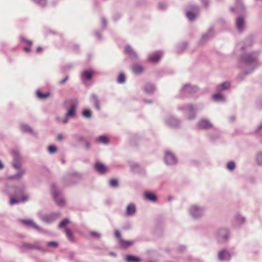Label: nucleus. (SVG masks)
Returning <instances> with one entry per match:
<instances>
[{"label":"nucleus","mask_w":262,"mask_h":262,"mask_svg":"<svg viewBox=\"0 0 262 262\" xmlns=\"http://www.w3.org/2000/svg\"><path fill=\"white\" fill-rule=\"evenodd\" d=\"M164 161L167 165H172L176 164L178 160L172 152L167 150L165 152Z\"/></svg>","instance_id":"f257e3e1"},{"label":"nucleus","mask_w":262,"mask_h":262,"mask_svg":"<svg viewBox=\"0 0 262 262\" xmlns=\"http://www.w3.org/2000/svg\"><path fill=\"white\" fill-rule=\"evenodd\" d=\"M218 255L219 259L224 261H228L231 258V255L229 252L225 250L220 251Z\"/></svg>","instance_id":"f03ea898"},{"label":"nucleus","mask_w":262,"mask_h":262,"mask_svg":"<svg viewBox=\"0 0 262 262\" xmlns=\"http://www.w3.org/2000/svg\"><path fill=\"white\" fill-rule=\"evenodd\" d=\"M189 211L191 215L194 217H196L202 214V210L196 206H191Z\"/></svg>","instance_id":"7ed1b4c3"},{"label":"nucleus","mask_w":262,"mask_h":262,"mask_svg":"<svg viewBox=\"0 0 262 262\" xmlns=\"http://www.w3.org/2000/svg\"><path fill=\"white\" fill-rule=\"evenodd\" d=\"M136 211V206L133 204H129L126 207V214L128 216H131L135 213Z\"/></svg>","instance_id":"20e7f679"},{"label":"nucleus","mask_w":262,"mask_h":262,"mask_svg":"<svg viewBox=\"0 0 262 262\" xmlns=\"http://www.w3.org/2000/svg\"><path fill=\"white\" fill-rule=\"evenodd\" d=\"M200 128L203 129H208L211 128L212 125L208 120L205 119L201 120L198 124Z\"/></svg>","instance_id":"39448f33"},{"label":"nucleus","mask_w":262,"mask_h":262,"mask_svg":"<svg viewBox=\"0 0 262 262\" xmlns=\"http://www.w3.org/2000/svg\"><path fill=\"white\" fill-rule=\"evenodd\" d=\"M76 105L72 104L71 108L68 111L66 116L67 117H74L76 115Z\"/></svg>","instance_id":"423d86ee"},{"label":"nucleus","mask_w":262,"mask_h":262,"mask_svg":"<svg viewBox=\"0 0 262 262\" xmlns=\"http://www.w3.org/2000/svg\"><path fill=\"white\" fill-rule=\"evenodd\" d=\"M20 130L24 133H32V129L30 126L27 124L23 123L19 126Z\"/></svg>","instance_id":"0eeeda50"},{"label":"nucleus","mask_w":262,"mask_h":262,"mask_svg":"<svg viewBox=\"0 0 262 262\" xmlns=\"http://www.w3.org/2000/svg\"><path fill=\"white\" fill-rule=\"evenodd\" d=\"M96 170L100 173H103L105 172L106 170V167L103 164L100 163H97L95 165Z\"/></svg>","instance_id":"6e6552de"},{"label":"nucleus","mask_w":262,"mask_h":262,"mask_svg":"<svg viewBox=\"0 0 262 262\" xmlns=\"http://www.w3.org/2000/svg\"><path fill=\"white\" fill-rule=\"evenodd\" d=\"M144 195L145 199L149 201L155 202L157 200V197L153 193L146 192Z\"/></svg>","instance_id":"1a4fd4ad"},{"label":"nucleus","mask_w":262,"mask_h":262,"mask_svg":"<svg viewBox=\"0 0 262 262\" xmlns=\"http://www.w3.org/2000/svg\"><path fill=\"white\" fill-rule=\"evenodd\" d=\"M96 141L97 142H98L99 143L106 144L108 142L109 139H108V137L104 136V135H102V136H101L98 137L96 139Z\"/></svg>","instance_id":"9d476101"},{"label":"nucleus","mask_w":262,"mask_h":262,"mask_svg":"<svg viewBox=\"0 0 262 262\" xmlns=\"http://www.w3.org/2000/svg\"><path fill=\"white\" fill-rule=\"evenodd\" d=\"M82 116L88 119H90L92 118V112L90 109H84L82 112Z\"/></svg>","instance_id":"9b49d317"},{"label":"nucleus","mask_w":262,"mask_h":262,"mask_svg":"<svg viewBox=\"0 0 262 262\" xmlns=\"http://www.w3.org/2000/svg\"><path fill=\"white\" fill-rule=\"evenodd\" d=\"M236 25L239 30L243 28L244 26V20L242 17L238 18L236 20Z\"/></svg>","instance_id":"f8f14e48"},{"label":"nucleus","mask_w":262,"mask_h":262,"mask_svg":"<svg viewBox=\"0 0 262 262\" xmlns=\"http://www.w3.org/2000/svg\"><path fill=\"white\" fill-rule=\"evenodd\" d=\"M126 260L127 262H140V259L139 257L133 255L126 256Z\"/></svg>","instance_id":"ddd939ff"},{"label":"nucleus","mask_w":262,"mask_h":262,"mask_svg":"<svg viewBox=\"0 0 262 262\" xmlns=\"http://www.w3.org/2000/svg\"><path fill=\"white\" fill-rule=\"evenodd\" d=\"M82 75L84 79H90L92 77V72L90 70L85 71L82 73Z\"/></svg>","instance_id":"4468645a"},{"label":"nucleus","mask_w":262,"mask_h":262,"mask_svg":"<svg viewBox=\"0 0 262 262\" xmlns=\"http://www.w3.org/2000/svg\"><path fill=\"white\" fill-rule=\"evenodd\" d=\"M143 70V69L140 66H135L133 67V72L135 74H139Z\"/></svg>","instance_id":"2eb2a0df"},{"label":"nucleus","mask_w":262,"mask_h":262,"mask_svg":"<svg viewBox=\"0 0 262 262\" xmlns=\"http://www.w3.org/2000/svg\"><path fill=\"white\" fill-rule=\"evenodd\" d=\"M161 58V55L160 54H156L153 56H151L149 58V60L153 62H156L159 60Z\"/></svg>","instance_id":"dca6fc26"},{"label":"nucleus","mask_w":262,"mask_h":262,"mask_svg":"<svg viewBox=\"0 0 262 262\" xmlns=\"http://www.w3.org/2000/svg\"><path fill=\"white\" fill-rule=\"evenodd\" d=\"M28 199V197L27 196H24V198H22L21 200H16V199H13V198H12L10 200V203L11 204H14L15 203H19L20 202H24V201H26Z\"/></svg>","instance_id":"f3484780"},{"label":"nucleus","mask_w":262,"mask_h":262,"mask_svg":"<svg viewBox=\"0 0 262 262\" xmlns=\"http://www.w3.org/2000/svg\"><path fill=\"white\" fill-rule=\"evenodd\" d=\"M65 232L68 238L71 241H74V238L72 232L69 229H66Z\"/></svg>","instance_id":"a211bd4d"},{"label":"nucleus","mask_w":262,"mask_h":262,"mask_svg":"<svg viewBox=\"0 0 262 262\" xmlns=\"http://www.w3.org/2000/svg\"><path fill=\"white\" fill-rule=\"evenodd\" d=\"M256 162L259 165H262V153H259L256 155Z\"/></svg>","instance_id":"6ab92c4d"},{"label":"nucleus","mask_w":262,"mask_h":262,"mask_svg":"<svg viewBox=\"0 0 262 262\" xmlns=\"http://www.w3.org/2000/svg\"><path fill=\"white\" fill-rule=\"evenodd\" d=\"M118 185V180L116 179H112L110 181V185L113 188L117 187Z\"/></svg>","instance_id":"aec40b11"},{"label":"nucleus","mask_w":262,"mask_h":262,"mask_svg":"<svg viewBox=\"0 0 262 262\" xmlns=\"http://www.w3.org/2000/svg\"><path fill=\"white\" fill-rule=\"evenodd\" d=\"M213 99L215 101H221L224 100V97L220 94H217L213 96Z\"/></svg>","instance_id":"412c9836"},{"label":"nucleus","mask_w":262,"mask_h":262,"mask_svg":"<svg viewBox=\"0 0 262 262\" xmlns=\"http://www.w3.org/2000/svg\"><path fill=\"white\" fill-rule=\"evenodd\" d=\"M120 242L121 245L124 247H127L133 244V242L131 241H123L122 239L120 241Z\"/></svg>","instance_id":"4be33fe9"},{"label":"nucleus","mask_w":262,"mask_h":262,"mask_svg":"<svg viewBox=\"0 0 262 262\" xmlns=\"http://www.w3.org/2000/svg\"><path fill=\"white\" fill-rule=\"evenodd\" d=\"M36 94L38 97L41 99H46L49 96V94H42L40 91H37Z\"/></svg>","instance_id":"5701e85b"},{"label":"nucleus","mask_w":262,"mask_h":262,"mask_svg":"<svg viewBox=\"0 0 262 262\" xmlns=\"http://www.w3.org/2000/svg\"><path fill=\"white\" fill-rule=\"evenodd\" d=\"M230 86V83L229 82H225L220 85L219 89L223 90L228 88Z\"/></svg>","instance_id":"b1692460"},{"label":"nucleus","mask_w":262,"mask_h":262,"mask_svg":"<svg viewBox=\"0 0 262 262\" xmlns=\"http://www.w3.org/2000/svg\"><path fill=\"white\" fill-rule=\"evenodd\" d=\"M186 15L190 20H193L196 16V15L191 12H188L186 14Z\"/></svg>","instance_id":"393cba45"},{"label":"nucleus","mask_w":262,"mask_h":262,"mask_svg":"<svg viewBox=\"0 0 262 262\" xmlns=\"http://www.w3.org/2000/svg\"><path fill=\"white\" fill-rule=\"evenodd\" d=\"M57 150V148L55 146L51 145L48 147V151L50 154H53Z\"/></svg>","instance_id":"a878e982"},{"label":"nucleus","mask_w":262,"mask_h":262,"mask_svg":"<svg viewBox=\"0 0 262 262\" xmlns=\"http://www.w3.org/2000/svg\"><path fill=\"white\" fill-rule=\"evenodd\" d=\"M125 80V78L124 74H120L117 81L119 83H123V82H124Z\"/></svg>","instance_id":"bb28decb"},{"label":"nucleus","mask_w":262,"mask_h":262,"mask_svg":"<svg viewBox=\"0 0 262 262\" xmlns=\"http://www.w3.org/2000/svg\"><path fill=\"white\" fill-rule=\"evenodd\" d=\"M25 222L28 225H30L33 227H34V228H36V229H38L39 228L34 223H33L32 221H25Z\"/></svg>","instance_id":"cd10ccee"},{"label":"nucleus","mask_w":262,"mask_h":262,"mask_svg":"<svg viewBox=\"0 0 262 262\" xmlns=\"http://www.w3.org/2000/svg\"><path fill=\"white\" fill-rule=\"evenodd\" d=\"M235 167V163L233 162H229L227 164V167L230 170L233 169Z\"/></svg>","instance_id":"c85d7f7f"},{"label":"nucleus","mask_w":262,"mask_h":262,"mask_svg":"<svg viewBox=\"0 0 262 262\" xmlns=\"http://www.w3.org/2000/svg\"><path fill=\"white\" fill-rule=\"evenodd\" d=\"M69 223V221L67 219L66 220H63L62 222H61L59 225V227L60 228H63L66 225H67L68 223Z\"/></svg>","instance_id":"c756f323"},{"label":"nucleus","mask_w":262,"mask_h":262,"mask_svg":"<svg viewBox=\"0 0 262 262\" xmlns=\"http://www.w3.org/2000/svg\"><path fill=\"white\" fill-rule=\"evenodd\" d=\"M47 246L49 247H57L58 243L56 242H49L47 243Z\"/></svg>","instance_id":"7c9ffc66"},{"label":"nucleus","mask_w":262,"mask_h":262,"mask_svg":"<svg viewBox=\"0 0 262 262\" xmlns=\"http://www.w3.org/2000/svg\"><path fill=\"white\" fill-rule=\"evenodd\" d=\"M115 235L120 240V241L121 240V235L119 231H116L115 232Z\"/></svg>","instance_id":"2f4dec72"},{"label":"nucleus","mask_w":262,"mask_h":262,"mask_svg":"<svg viewBox=\"0 0 262 262\" xmlns=\"http://www.w3.org/2000/svg\"><path fill=\"white\" fill-rule=\"evenodd\" d=\"M35 2L40 4L41 5H43L46 3V0H34Z\"/></svg>","instance_id":"473e14b6"},{"label":"nucleus","mask_w":262,"mask_h":262,"mask_svg":"<svg viewBox=\"0 0 262 262\" xmlns=\"http://www.w3.org/2000/svg\"><path fill=\"white\" fill-rule=\"evenodd\" d=\"M95 105H96V108L98 109V110H99L100 109V106L99 105H98V100L96 98H95Z\"/></svg>","instance_id":"72a5a7b5"},{"label":"nucleus","mask_w":262,"mask_h":262,"mask_svg":"<svg viewBox=\"0 0 262 262\" xmlns=\"http://www.w3.org/2000/svg\"><path fill=\"white\" fill-rule=\"evenodd\" d=\"M68 117H67L66 116V118H65L64 119H63L62 120H61V122H63V123H64V124H66V123H68Z\"/></svg>","instance_id":"f704fd0d"},{"label":"nucleus","mask_w":262,"mask_h":262,"mask_svg":"<svg viewBox=\"0 0 262 262\" xmlns=\"http://www.w3.org/2000/svg\"><path fill=\"white\" fill-rule=\"evenodd\" d=\"M4 167V165L2 161L0 160V169H2Z\"/></svg>","instance_id":"c9c22d12"},{"label":"nucleus","mask_w":262,"mask_h":262,"mask_svg":"<svg viewBox=\"0 0 262 262\" xmlns=\"http://www.w3.org/2000/svg\"><path fill=\"white\" fill-rule=\"evenodd\" d=\"M67 79H68V77H66L64 79H63V80L60 82V83H63L64 82L66 81Z\"/></svg>","instance_id":"e433bc0d"},{"label":"nucleus","mask_w":262,"mask_h":262,"mask_svg":"<svg viewBox=\"0 0 262 262\" xmlns=\"http://www.w3.org/2000/svg\"><path fill=\"white\" fill-rule=\"evenodd\" d=\"M41 47H38L37 49V51H40L41 50Z\"/></svg>","instance_id":"4c0bfd02"},{"label":"nucleus","mask_w":262,"mask_h":262,"mask_svg":"<svg viewBox=\"0 0 262 262\" xmlns=\"http://www.w3.org/2000/svg\"><path fill=\"white\" fill-rule=\"evenodd\" d=\"M56 119L57 120H58V121H61V120L60 119V118H58V117H56Z\"/></svg>","instance_id":"58836bf2"},{"label":"nucleus","mask_w":262,"mask_h":262,"mask_svg":"<svg viewBox=\"0 0 262 262\" xmlns=\"http://www.w3.org/2000/svg\"><path fill=\"white\" fill-rule=\"evenodd\" d=\"M58 138H59V139H62V136H61V135H58Z\"/></svg>","instance_id":"ea45409f"},{"label":"nucleus","mask_w":262,"mask_h":262,"mask_svg":"<svg viewBox=\"0 0 262 262\" xmlns=\"http://www.w3.org/2000/svg\"><path fill=\"white\" fill-rule=\"evenodd\" d=\"M93 235H95V236L98 235V234L95 233H93Z\"/></svg>","instance_id":"a19ab883"},{"label":"nucleus","mask_w":262,"mask_h":262,"mask_svg":"<svg viewBox=\"0 0 262 262\" xmlns=\"http://www.w3.org/2000/svg\"><path fill=\"white\" fill-rule=\"evenodd\" d=\"M29 50L30 49L28 48H25V50H26V51H29Z\"/></svg>","instance_id":"79ce46f5"}]
</instances>
